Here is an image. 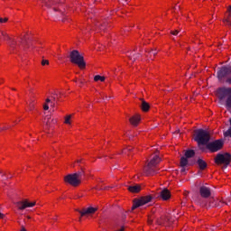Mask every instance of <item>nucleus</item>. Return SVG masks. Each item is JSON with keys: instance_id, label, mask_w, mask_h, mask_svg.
I'll return each instance as SVG.
<instances>
[{"instance_id": "32", "label": "nucleus", "mask_w": 231, "mask_h": 231, "mask_svg": "<svg viewBox=\"0 0 231 231\" xmlns=\"http://www.w3.org/2000/svg\"><path fill=\"white\" fill-rule=\"evenodd\" d=\"M48 64H50V61L48 60H42V66H48Z\"/></svg>"}, {"instance_id": "13", "label": "nucleus", "mask_w": 231, "mask_h": 231, "mask_svg": "<svg viewBox=\"0 0 231 231\" xmlns=\"http://www.w3.org/2000/svg\"><path fill=\"white\" fill-rule=\"evenodd\" d=\"M160 196L163 201H167V199H171V191L167 189H164L160 192Z\"/></svg>"}, {"instance_id": "2", "label": "nucleus", "mask_w": 231, "mask_h": 231, "mask_svg": "<svg viewBox=\"0 0 231 231\" xmlns=\"http://www.w3.org/2000/svg\"><path fill=\"white\" fill-rule=\"evenodd\" d=\"M218 99L225 100V107L227 111L231 109V88H220L217 90Z\"/></svg>"}, {"instance_id": "29", "label": "nucleus", "mask_w": 231, "mask_h": 231, "mask_svg": "<svg viewBox=\"0 0 231 231\" xmlns=\"http://www.w3.org/2000/svg\"><path fill=\"white\" fill-rule=\"evenodd\" d=\"M131 151H133V147L129 146L127 148H125L122 152H123V154H129V152H131Z\"/></svg>"}, {"instance_id": "15", "label": "nucleus", "mask_w": 231, "mask_h": 231, "mask_svg": "<svg viewBox=\"0 0 231 231\" xmlns=\"http://www.w3.org/2000/svg\"><path fill=\"white\" fill-rule=\"evenodd\" d=\"M141 109L144 113H147L151 109V106L144 99H141Z\"/></svg>"}, {"instance_id": "39", "label": "nucleus", "mask_w": 231, "mask_h": 231, "mask_svg": "<svg viewBox=\"0 0 231 231\" xmlns=\"http://www.w3.org/2000/svg\"><path fill=\"white\" fill-rule=\"evenodd\" d=\"M96 189H97V190H104V187H102V186H97V187H96Z\"/></svg>"}, {"instance_id": "38", "label": "nucleus", "mask_w": 231, "mask_h": 231, "mask_svg": "<svg viewBox=\"0 0 231 231\" xmlns=\"http://www.w3.org/2000/svg\"><path fill=\"white\" fill-rule=\"evenodd\" d=\"M213 199H209V207H216L215 203H212Z\"/></svg>"}, {"instance_id": "24", "label": "nucleus", "mask_w": 231, "mask_h": 231, "mask_svg": "<svg viewBox=\"0 0 231 231\" xmlns=\"http://www.w3.org/2000/svg\"><path fill=\"white\" fill-rule=\"evenodd\" d=\"M187 165H189V160L187 159V157H181L180 158V167L185 168L187 167Z\"/></svg>"}, {"instance_id": "44", "label": "nucleus", "mask_w": 231, "mask_h": 231, "mask_svg": "<svg viewBox=\"0 0 231 231\" xmlns=\"http://www.w3.org/2000/svg\"><path fill=\"white\" fill-rule=\"evenodd\" d=\"M109 189V187H104L103 190H107Z\"/></svg>"}, {"instance_id": "23", "label": "nucleus", "mask_w": 231, "mask_h": 231, "mask_svg": "<svg viewBox=\"0 0 231 231\" xmlns=\"http://www.w3.org/2000/svg\"><path fill=\"white\" fill-rule=\"evenodd\" d=\"M76 175V178L79 179L80 181H82V176H84V174H86V172L84 171V168H81L80 171H79L78 172L74 173Z\"/></svg>"}, {"instance_id": "49", "label": "nucleus", "mask_w": 231, "mask_h": 231, "mask_svg": "<svg viewBox=\"0 0 231 231\" xmlns=\"http://www.w3.org/2000/svg\"><path fill=\"white\" fill-rule=\"evenodd\" d=\"M53 100H55V97H53Z\"/></svg>"}, {"instance_id": "17", "label": "nucleus", "mask_w": 231, "mask_h": 231, "mask_svg": "<svg viewBox=\"0 0 231 231\" xmlns=\"http://www.w3.org/2000/svg\"><path fill=\"white\" fill-rule=\"evenodd\" d=\"M228 12V15L226 18H225L223 20V23L226 25V26H231V5L229 6V8L227 9Z\"/></svg>"}, {"instance_id": "35", "label": "nucleus", "mask_w": 231, "mask_h": 231, "mask_svg": "<svg viewBox=\"0 0 231 231\" xmlns=\"http://www.w3.org/2000/svg\"><path fill=\"white\" fill-rule=\"evenodd\" d=\"M43 109H44V111H48V109H50V106H48L47 103H45L43 105Z\"/></svg>"}, {"instance_id": "45", "label": "nucleus", "mask_w": 231, "mask_h": 231, "mask_svg": "<svg viewBox=\"0 0 231 231\" xmlns=\"http://www.w3.org/2000/svg\"><path fill=\"white\" fill-rule=\"evenodd\" d=\"M21 231H26V228H24V226H23Z\"/></svg>"}, {"instance_id": "10", "label": "nucleus", "mask_w": 231, "mask_h": 231, "mask_svg": "<svg viewBox=\"0 0 231 231\" xmlns=\"http://www.w3.org/2000/svg\"><path fill=\"white\" fill-rule=\"evenodd\" d=\"M76 210H77V212H79L81 217H84V216H91V214H95V212H97V210H98V208L89 207L87 208H83L82 210H79V209H76ZM81 217H79V221H80Z\"/></svg>"}, {"instance_id": "4", "label": "nucleus", "mask_w": 231, "mask_h": 231, "mask_svg": "<svg viewBox=\"0 0 231 231\" xmlns=\"http://www.w3.org/2000/svg\"><path fill=\"white\" fill-rule=\"evenodd\" d=\"M195 142L198 145H207L210 142V134L203 129H198L195 131Z\"/></svg>"}, {"instance_id": "6", "label": "nucleus", "mask_w": 231, "mask_h": 231, "mask_svg": "<svg viewBox=\"0 0 231 231\" xmlns=\"http://www.w3.org/2000/svg\"><path fill=\"white\" fill-rule=\"evenodd\" d=\"M223 145H225V141H223V139H218L208 143L206 144V147L207 150L209 151L210 152H217V151H221L223 149Z\"/></svg>"}, {"instance_id": "16", "label": "nucleus", "mask_w": 231, "mask_h": 231, "mask_svg": "<svg viewBox=\"0 0 231 231\" xmlns=\"http://www.w3.org/2000/svg\"><path fill=\"white\" fill-rule=\"evenodd\" d=\"M130 124H132V125H134L136 127V125H138V124H140V116L135 115L134 116H132L130 119Z\"/></svg>"}, {"instance_id": "5", "label": "nucleus", "mask_w": 231, "mask_h": 231, "mask_svg": "<svg viewBox=\"0 0 231 231\" xmlns=\"http://www.w3.org/2000/svg\"><path fill=\"white\" fill-rule=\"evenodd\" d=\"M69 60L72 64H76L79 66L80 69H84L86 68V61L84 60V56L79 52V51L74 50L69 53Z\"/></svg>"}, {"instance_id": "50", "label": "nucleus", "mask_w": 231, "mask_h": 231, "mask_svg": "<svg viewBox=\"0 0 231 231\" xmlns=\"http://www.w3.org/2000/svg\"><path fill=\"white\" fill-rule=\"evenodd\" d=\"M0 133H1V127H0Z\"/></svg>"}, {"instance_id": "40", "label": "nucleus", "mask_w": 231, "mask_h": 231, "mask_svg": "<svg viewBox=\"0 0 231 231\" xmlns=\"http://www.w3.org/2000/svg\"><path fill=\"white\" fill-rule=\"evenodd\" d=\"M6 129H8V126L1 127V131H6Z\"/></svg>"}, {"instance_id": "12", "label": "nucleus", "mask_w": 231, "mask_h": 231, "mask_svg": "<svg viewBox=\"0 0 231 231\" xmlns=\"http://www.w3.org/2000/svg\"><path fill=\"white\" fill-rule=\"evenodd\" d=\"M16 207L19 208V210H24L25 208L35 207V202H29L28 200H23L17 202Z\"/></svg>"}, {"instance_id": "22", "label": "nucleus", "mask_w": 231, "mask_h": 231, "mask_svg": "<svg viewBox=\"0 0 231 231\" xmlns=\"http://www.w3.org/2000/svg\"><path fill=\"white\" fill-rule=\"evenodd\" d=\"M185 158H194V156H196V152H194V150H187L185 152Z\"/></svg>"}, {"instance_id": "19", "label": "nucleus", "mask_w": 231, "mask_h": 231, "mask_svg": "<svg viewBox=\"0 0 231 231\" xmlns=\"http://www.w3.org/2000/svg\"><path fill=\"white\" fill-rule=\"evenodd\" d=\"M57 3H59V0H43V5H45L47 8H51V6L57 5Z\"/></svg>"}, {"instance_id": "43", "label": "nucleus", "mask_w": 231, "mask_h": 231, "mask_svg": "<svg viewBox=\"0 0 231 231\" xmlns=\"http://www.w3.org/2000/svg\"><path fill=\"white\" fill-rule=\"evenodd\" d=\"M3 217H5V215L0 213V218L3 219Z\"/></svg>"}, {"instance_id": "34", "label": "nucleus", "mask_w": 231, "mask_h": 231, "mask_svg": "<svg viewBox=\"0 0 231 231\" xmlns=\"http://www.w3.org/2000/svg\"><path fill=\"white\" fill-rule=\"evenodd\" d=\"M158 54V51H154V50H152L151 51H150V55H157Z\"/></svg>"}, {"instance_id": "21", "label": "nucleus", "mask_w": 231, "mask_h": 231, "mask_svg": "<svg viewBox=\"0 0 231 231\" xmlns=\"http://www.w3.org/2000/svg\"><path fill=\"white\" fill-rule=\"evenodd\" d=\"M106 26H107V22L96 23V27H97L99 30H106Z\"/></svg>"}, {"instance_id": "46", "label": "nucleus", "mask_w": 231, "mask_h": 231, "mask_svg": "<svg viewBox=\"0 0 231 231\" xmlns=\"http://www.w3.org/2000/svg\"><path fill=\"white\" fill-rule=\"evenodd\" d=\"M77 162H78V163H82V160H79Z\"/></svg>"}, {"instance_id": "30", "label": "nucleus", "mask_w": 231, "mask_h": 231, "mask_svg": "<svg viewBox=\"0 0 231 231\" xmlns=\"http://www.w3.org/2000/svg\"><path fill=\"white\" fill-rule=\"evenodd\" d=\"M29 109L30 111H32V109H35V105H33V100H31V103L29 104Z\"/></svg>"}, {"instance_id": "8", "label": "nucleus", "mask_w": 231, "mask_h": 231, "mask_svg": "<svg viewBox=\"0 0 231 231\" xmlns=\"http://www.w3.org/2000/svg\"><path fill=\"white\" fill-rule=\"evenodd\" d=\"M230 161L231 155L229 153H218L215 158V163H217L218 165H230Z\"/></svg>"}, {"instance_id": "1", "label": "nucleus", "mask_w": 231, "mask_h": 231, "mask_svg": "<svg viewBox=\"0 0 231 231\" xmlns=\"http://www.w3.org/2000/svg\"><path fill=\"white\" fill-rule=\"evenodd\" d=\"M162 162V159L160 156L155 155L152 157V159L150 161V162L144 167V173L146 176H154V174H157V172L160 171L158 169V163Z\"/></svg>"}, {"instance_id": "48", "label": "nucleus", "mask_w": 231, "mask_h": 231, "mask_svg": "<svg viewBox=\"0 0 231 231\" xmlns=\"http://www.w3.org/2000/svg\"><path fill=\"white\" fill-rule=\"evenodd\" d=\"M13 89V91H15V88H12Z\"/></svg>"}, {"instance_id": "7", "label": "nucleus", "mask_w": 231, "mask_h": 231, "mask_svg": "<svg viewBox=\"0 0 231 231\" xmlns=\"http://www.w3.org/2000/svg\"><path fill=\"white\" fill-rule=\"evenodd\" d=\"M152 201V196L147 195L145 197H142L140 199H134L133 201L132 210H136V208L140 207H143V205H147V203H151Z\"/></svg>"}, {"instance_id": "26", "label": "nucleus", "mask_w": 231, "mask_h": 231, "mask_svg": "<svg viewBox=\"0 0 231 231\" xmlns=\"http://www.w3.org/2000/svg\"><path fill=\"white\" fill-rule=\"evenodd\" d=\"M94 80H95V82H98V80H100L101 82H104V80H106V77L97 75L94 77Z\"/></svg>"}, {"instance_id": "47", "label": "nucleus", "mask_w": 231, "mask_h": 231, "mask_svg": "<svg viewBox=\"0 0 231 231\" xmlns=\"http://www.w3.org/2000/svg\"><path fill=\"white\" fill-rule=\"evenodd\" d=\"M32 217H27V219H31Z\"/></svg>"}, {"instance_id": "31", "label": "nucleus", "mask_w": 231, "mask_h": 231, "mask_svg": "<svg viewBox=\"0 0 231 231\" xmlns=\"http://www.w3.org/2000/svg\"><path fill=\"white\" fill-rule=\"evenodd\" d=\"M69 120H71V116H67L65 117V124H71V122H69Z\"/></svg>"}, {"instance_id": "3", "label": "nucleus", "mask_w": 231, "mask_h": 231, "mask_svg": "<svg viewBox=\"0 0 231 231\" xmlns=\"http://www.w3.org/2000/svg\"><path fill=\"white\" fill-rule=\"evenodd\" d=\"M230 74H231L230 67L222 66L217 71V78L219 80V82H225L226 84H228L229 86H231V76L228 77V75Z\"/></svg>"}, {"instance_id": "25", "label": "nucleus", "mask_w": 231, "mask_h": 231, "mask_svg": "<svg viewBox=\"0 0 231 231\" xmlns=\"http://www.w3.org/2000/svg\"><path fill=\"white\" fill-rule=\"evenodd\" d=\"M8 41H9V46H10L11 50H15V45L17 44V42H15L12 38H11V40H8Z\"/></svg>"}, {"instance_id": "37", "label": "nucleus", "mask_w": 231, "mask_h": 231, "mask_svg": "<svg viewBox=\"0 0 231 231\" xmlns=\"http://www.w3.org/2000/svg\"><path fill=\"white\" fill-rule=\"evenodd\" d=\"M8 22V18H0V23H7Z\"/></svg>"}, {"instance_id": "41", "label": "nucleus", "mask_w": 231, "mask_h": 231, "mask_svg": "<svg viewBox=\"0 0 231 231\" xmlns=\"http://www.w3.org/2000/svg\"><path fill=\"white\" fill-rule=\"evenodd\" d=\"M45 102H46V104H50V102H51V98H47Z\"/></svg>"}, {"instance_id": "36", "label": "nucleus", "mask_w": 231, "mask_h": 231, "mask_svg": "<svg viewBox=\"0 0 231 231\" xmlns=\"http://www.w3.org/2000/svg\"><path fill=\"white\" fill-rule=\"evenodd\" d=\"M0 174H2L3 180H8V177H6V173H3L2 171H0Z\"/></svg>"}, {"instance_id": "28", "label": "nucleus", "mask_w": 231, "mask_h": 231, "mask_svg": "<svg viewBox=\"0 0 231 231\" xmlns=\"http://www.w3.org/2000/svg\"><path fill=\"white\" fill-rule=\"evenodd\" d=\"M46 127L48 128V127H50L51 126V122H53V124H55V121L52 119L51 120V117H46Z\"/></svg>"}, {"instance_id": "9", "label": "nucleus", "mask_w": 231, "mask_h": 231, "mask_svg": "<svg viewBox=\"0 0 231 231\" xmlns=\"http://www.w3.org/2000/svg\"><path fill=\"white\" fill-rule=\"evenodd\" d=\"M65 183H69V185H71L72 187H79L80 183H82V180H80L74 173L68 174L64 177Z\"/></svg>"}, {"instance_id": "33", "label": "nucleus", "mask_w": 231, "mask_h": 231, "mask_svg": "<svg viewBox=\"0 0 231 231\" xmlns=\"http://www.w3.org/2000/svg\"><path fill=\"white\" fill-rule=\"evenodd\" d=\"M171 35H178L180 33V31L175 30V31H171Z\"/></svg>"}, {"instance_id": "42", "label": "nucleus", "mask_w": 231, "mask_h": 231, "mask_svg": "<svg viewBox=\"0 0 231 231\" xmlns=\"http://www.w3.org/2000/svg\"><path fill=\"white\" fill-rule=\"evenodd\" d=\"M158 225H165V222L158 221Z\"/></svg>"}, {"instance_id": "20", "label": "nucleus", "mask_w": 231, "mask_h": 231, "mask_svg": "<svg viewBox=\"0 0 231 231\" xmlns=\"http://www.w3.org/2000/svg\"><path fill=\"white\" fill-rule=\"evenodd\" d=\"M0 41H12V38L5 32L0 31Z\"/></svg>"}, {"instance_id": "18", "label": "nucleus", "mask_w": 231, "mask_h": 231, "mask_svg": "<svg viewBox=\"0 0 231 231\" xmlns=\"http://www.w3.org/2000/svg\"><path fill=\"white\" fill-rule=\"evenodd\" d=\"M197 163L200 171H205V169L208 167L207 162H205L203 159H198Z\"/></svg>"}, {"instance_id": "14", "label": "nucleus", "mask_w": 231, "mask_h": 231, "mask_svg": "<svg viewBox=\"0 0 231 231\" xmlns=\"http://www.w3.org/2000/svg\"><path fill=\"white\" fill-rule=\"evenodd\" d=\"M129 192H133L134 194H137L142 190V187L138 184L128 186Z\"/></svg>"}, {"instance_id": "11", "label": "nucleus", "mask_w": 231, "mask_h": 231, "mask_svg": "<svg viewBox=\"0 0 231 231\" xmlns=\"http://www.w3.org/2000/svg\"><path fill=\"white\" fill-rule=\"evenodd\" d=\"M199 194L204 199H208V198L212 196V191L210 190V188L207 186H201L199 188Z\"/></svg>"}, {"instance_id": "27", "label": "nucleus", "mask_w": 231, "mask_h": 231, "mask_svg": "<svg viewBox=\"0 0 231 231\" xmlns=\"http://www.w3.org/2000/svg\"><path fill=\"white\" fill-rule=\"evenodd\" d=\"M138 58H140V53H134L133 55L129 56L130 60H133V62H134V60H136Z\"/></svg>"}]
</instances>
